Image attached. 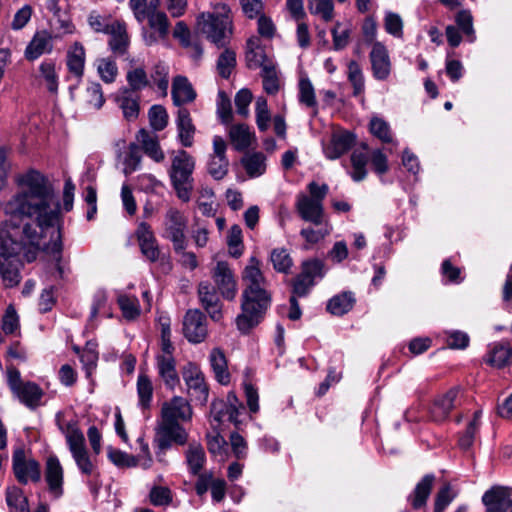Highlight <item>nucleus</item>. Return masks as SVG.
Masks as SVG:
<instances>
[{
    "instance_id": "1",
    "label": "nucleus",
    "mask_w": 512,
    "mask_h": 512,
    "mask_svg": "<svg viewBox=\"0 0 512 512\" xmlns=\"http://www.w3.org/2000/svg\"><path fill=\"white\" fill-rule=\"evenodd\" d=\"M19 190L6 203L5 212L9 216L6 225L18 228L16 220H32L22 227L23 239L30 245L40 248L44 231L58 225L60 204L53 186L40 172L30 170L18 179Z\"/></svg>"
},
{
    "instance_id": "2",
    "label": "nucleus",
    "mask_w": 512,
    "mask_h": 512,
    "mask_svg": "<svg viewBox=\"0 0 512 512\" xmlns=\"http://www.w3.org/2000/svg\"><path fill=\"white\" fill-rule=\"evenodd\" d=\"M245 289L242 295V313L236 318L237 328L248 333L257 326L270 305V294L261 271V262L251 257L242 275Z\"/></svg>"
},
{
    "instance_id": "3",
    "label": "nucleus",
    "mask_w": 512,
    "mask_h": 512,
    "mask_svg": "<svg viewBox=\"0 0 512 512\" xmlns=\"http://www.w3.org/2000/svg\"><path fill=\"white\" fill-rule=\"evenodd\" d=\"M55 422L65 436L67 446L78 469L84 475H91L95 470V464L89 456L78 419L75 416H70L66 411H58L55 415Z\"/></svg>"
},
{
    "instance_id": "4",
    "label": "nucleus",
    "mask_w": 512,
    "mask_h": 512,
    "mask_svg": "<svg viewBox=\"0 0 512 512\" xmlns=\"http://www.w3.org/2000/svg\"><path fill=\"white\" fill-rule=\"evenodd\" d=\"M199 32L218 47H223L232 34V15L225 3L213 6V12L202 13L197 19Z\"/></svg>"
},
{
    "instance_id": "5",
    "label": "nucleus",
    "mask_w": 512,
    "mask_h": 512,
    "mask_svg": "<svg viewBox=\"0 0 512 512\" xmlns=\"http://www.w3.org/2000/svg\"><path fill=\"white\" fill-rule=\"evenodd\" d=\"M309 194L301 193L296 198L295 208L302 220L313 225H322L326 219L323 200L328 193V185L310 182L307 186Z\"/></svg>"
},
{
    "instance_id": "6",
    "label": "nucleus",
    "mask_w": 512,
    "mask_h": 512,
    "mask_svg": "<svg viewBox=\"0 0 512 512\" xmlns=\"http://www.w3.org/2000/svg\"><path fill=\"white\" fill-rule=\"evenodd\" d=\"M195 161L185 150L178 151L172 159L170 178L179 199L188 202L193 188L192 173Z\"/></svg>"
},
{
    "instance_id": "7",
    "label": "nucleus",
    "mask_w": 512,
    "mask_h": 512,
    "mask_svg": "<svg viewBox=\"0 0 512 512\" xmlns=\"http://www.w3.org/2000/svg\"><path fill=\"white\" fill-rule=\"evenodd\" d=\"M22 243L16 240L5 241L0 245V274L7 287H14L20 282V253Z\"/></svg>"
},
{
    "instance_id": "8",
    "label": "nucleus",
    "mask_w": 512,
    "mask_h": 512,
    "mask_svg": "<svg viewBox=\"0 0 512 512\" xmlns=\"http://www.w3.org/2000/svg\"><path fill=\"white\" fill-rule=\"evenodd\" d=\"M155 443L157 446L156 455L159 462H164V452L173 445L183 446L187 444L189 434L180 423L159 421L156 427Z\"/></svg>"
},
{
    "instance_id": "9",
    "label": "nucleus",
    "mask_w": 512,
    "mask_h": 512,
    "mask_svg": "<svg viewBox=\"0 0 512 512\" xmlns=\"http://www.w3.org/2000/svg\"><path fill=\"white\" fill-rule=\"evenodd\" d=\"M165 229L163 237L170 240L175 252L183 251L187 247L185 229L187 219L179 210L170 208L165 216Z\"/></svg>"
},
{
    "instance_id": "10",
    "label": "nucleus",
    "mask_w": 512,
    "mask_h": 512,
    "mask_svg": "<svg viewBox=\"0 0 512 512\" xmlns=\"http://www.w3.org/2000/svg\"><path fill=\"white\" fill-rule=\"evenodd\" d=\"M182 376L191 399L199 404H205L208 399V387L200 368L189 362L183 367Z\"/></svg>"
},
{
    "instance_id": "11",
    "label": "nucleus",
    "mask_w": 512,
    "mask_h": 512,
    "mask_svg": "<svg viewBox=\"0 0 512 512\" xmlns=\"http://www.w3.org/2000/svg\"><path fill=\"white\" fill-rule=\"evenodd\" d=\"M212 279L223 298L233 300L237 294V281L231 266L224 261H218L212 269Z\"/></svg>"
},
{
    "instance_id": "12",
    "label": "nucleus",
    "mask_w": 512,
    "mask_h": 512,
    "mask_svg": "<svg viewBox=\"0 0 512 512\" xmlns=\"http://www.w3.org/2000/svg\"><path fill=\"white\" fill-rule=\"evenodd\" d=\"M183 333L191 343H201L205 340L208 330L206 317L200 310H189L184 316Z\"/></svg>"
},
{
    "instance_id": "13",
    "label": "nucleus",
    "mask_w": 512,
    "mask_h": 512,
    "mask_svg": "<svg viewBox=\"0 0 512 512\" xmlns=\"http://www.w3.org/2000/svg\"><path fill=\"white\" fill-rule=\"evenodd\" d=\"M192 418V409L187 400L175 396L171 400L163 403L161 408V418L159 421L170 423H180L190 421Z\"/></svg>"
},
{
    "instance_id": "14",
    "label": "nucleus",
    "mask_w": 512,
    "mask_h": 512,
    "mask_svg": "<svg viewBox=\"0 0 512 512\" xmlns=\"http://www.w3.org/2000/svg\"><path fill=\"white\" fill-rule=\"evenodd\" d=\"M13 470L18 481L23 484L29 481L39 482L41 479L39 463L33 458H26L22 451L13 455Z\"/></svg>"
},
{
    "instance_id": "15",
    "label": "nucleus",
    "mask_w": 512,
    "mask_h": 512,
    "mask_svg": "<svg viewBox=\"0 0 512 512\" xmlns=\"http://www.w3.org/2000/svg\"><path fill=\"white\" fill-rule=\"evenodd\" d=\"M135 234L142 255L150 262H156L160 256V249L151 227L146 222H141Z\"/></svg>"
},
{
    "instance_id": "16",
    "label": "nucleus",
    "mask_w": 512,
    "mask_h": 512,
    "mask_svg": "<svg viewBox=\"0 0 512 512\" xmlns=\"http://www.w3.org/2000/svg\"><path fill=\"white\" fill-rule=\"evenodd\" d=\"M44 476L49 492L59 498L63 494V467L56 455L47 457Z\"/></svg>"
},
{
    "instance_id": "17",
    "label": "nucleus",
    "mask_w": 512,
    "mask_h": 512,
    "mask_svg": "<svg viewBox=\"0 0 512 512\" xmlns=\"http://www.w3.org/2000/svg\"><path fill=\"white\" fill-rule=\"evenodd\" d=\"M369 57L373 76L377 80H386L391 72V61L386 47L380 42H374Z\"/></svg>"
},
{
    "instance_id": "18",
    "label": "nucleus",
    "mask_w": 512,
    "mask_h": 512,
    "mask_svg": "<svg viewBox=\"0 0 512 512\" xmlns=\"http://www.w3.org/2000/svg\"><path fill=\"white\" fill-rule=\"evenodd\" d=\"M199 300L213 321L222 319V309L219 297L215 288L207 281L201 282L198 286Z\"/></svg>"
},
{
    "instance_id": "19",
    "label": "nucleus",
    "mask_w": 512,
    "mask_h": 512,
    "mask_svg": "<svg viewBox=\"0 0 512 512\" xmlns=\"http://www.w3.org/2000/svg\"><path fill=\"white\" fill-rule=\"evenodd\" d=\"M149 27L152 31H143V38L146 45H153L166 38L169 33V21L164 12L147 14Z\"/></svg>"
},
{
    "instance_id": "20",
    "label": "nucleus",
    "mask_w": 512,
    "mask_h": 512,
    "mask_svg": "<svg viewBox=\"0 0 512 512\" xmlns=\"http://www.w3.org/2000/svg\"><path fill=\"white\" fill-rule=\"evenodd\" d=\"M115 102L121 109L125 120L131 122L138 118L140 97L137 93H133V91L128 88H122L117 92Z\"/></svg>"
},
{
    "instance_id": "21",
    "label": "nucleus",
    "mask_w": 512,
    "mask_h": 512,
    "mask_svg": "<svg viewBox=\"0 0 512 512\" xmlns=\"http://www.w3.org/2000/svg\"><path fill=\"white\" fill-rule=\"evenodd\" d=\"M355 142L353 134L347 131L334 133L330 142L323 146V151L328 159L335 160L351 149Z\"/></svg>"
},
{
    "instance_id": "22",
    "label": "nucleus",
    "mask_w": 512,
    "mask_h": 512,
    "mask_svg": "<svg viewBox=\"0 0 512 512\" xmlns=\"http://www.w3.org/2000/svg\"><path fill=\"white\" fill-rule=\"evenodd\" d=\"M486 512H507L510 508V496L504 487L495 486L486 491L482 497Z\"/></svg>"
},
{
    "instance_id": "23",
    "label": "nucleus",
    "mask_w": 512,
    "mask_h": 512,
    "mask_svg": "<svg viewBox=\"0 0 512 512\" xmlns=\"http://www.w3.org/2000/svg\"><path fill=\"white\" fill-rule=\"evenodd\" d=\"M156 365L159 377L165 386L173 390L179 384L176 361L173 355H157Z\"/></svg>"
},
{
    "instance_id": "24",
    "label": "nucleus",
    "mask_w": 512,
    "mask_h": 512,
    "mask_svg": "<svg viewBox=\"0 0 512 512\" xmlns=\"http://www.w3.org/2000/svg\"><path fill=\"white\" fill-rule=\"evenodd\" d=\"M459 388L450 389L441 397L437 398L431 408V417L435 421L444 420L450 411L458 404Z\"/></svg>"
},
{
    "instance_id": "25",
    "label": "nucleus",
    "mask_w": 512,
    "mask_h": 512,
    "mask_svg": "<svg viewBox=\"0 0 512 512\" xmlns=\"http://www.w3.org/2000/svg\"><path fill=\"white\" fill-rule=\"evenodd\" d=\"M13 395L27 408L34 410L41 405L44 391L36 383L27 381Z\"/></svg>"
},
{
    "instance_id": "26",
    "label": "nucleus",
    "mask_w": 512,
    "mask_h": 512,
    "mask_svg": "<svg viewBox=\"0 0 512 512\" xmlns=\"http://www.w3.org/2000/svg\"><path fill=\"white\" fill-rule=\"evenodd\" d=\"M85 49L79 42H75L67 51L66 66L69 73L77 78L82 79L85 68Z\"/></svg>"
},
{
    "instance_id": "27",
    "label": "nucleus",
    "mask_w": 512,
    "mask_h": 512,
    "mask_svg": "<svg viewBox=\"0 0 512 512\" xmlns=\"http://www.w3.org/2000/svg\"><path fill=\"white\" fill-rule=\"evenodd\" d=\"M53 49V38L47 31L37 32L25 50L28 60H35Z\"/></svg>"
},
{
    "instance_id": "28",
    "label": "nucleus",
    "mask_w": 512,
    "mask_h": 512,
    "mask_svg": "<svg viewBox=\"0 0 512 512\" xmlns=\"http://www.w3.org/2000/svg\"><path fill=\"white\" fill-rule=\"evenodd\" d=\"M108 34L110 35L108 44L112 52L117 56L124 55L129 46V37L125 24L117 21L111 23Z\"/></svg>"
},
{
    "instance_id": "29",
    "label": "nucleus",
    "mask_w": 512,
    "mask_h": 512,
    "mask_svg": "<svg viewBox=\"0 0 512 512\" xmlns=\"http://www.w3.org/2000/svg\"><path fill=\"white\" fill-rule=\"evenodd\" d=\"M172 99L176 106L190 103L196 98V92L186 77L177 76L172 83Z\"/></svg>"
},
{
    "instance_id": "30",
    "label": "nucleus",
    "mask_w": 512,
    "mask_h": 512,
    "mask_svg": "<svg viewBox=\"0 0 512 512\" xmlns=\"http://www.w3.org/2000/svg\"><path fill=\"white\" fill-rule=\"evenodd\" d=\"M176 125L180 143L184 147L192 146L195 127L192 123L190 113L186 108L178 109Z\"/></svg>"
},
{
    "instance_id": "31",
    "label": "nucleus",
    "mask_w": 512,
    "mask_h": 512,
    "mask_svg": "<svg viewBox=\"0 0 512 512\" xmlns=\"http://www.w3.org/2000/svg\"><path fill=\"white\" fill-rule=\"evenodd\" d=\"M117 304L127 321H134L141 315V306L136 296L124 291L117 292Z\"/></svg>"
},
{
    "instance_id": "32",
    "label": "nucleus",
    "mask_w": 512,
    "mask_h": 512,
    "mask_svg": "<svg viewBox=\"0 0 512 512\" xmlns=\"http://www.w3.org/2000/svg\"><path fill=\"white\" fill-rule=\"evenodd\" d=\"M137 141L142 145L144 152L155 162H162L164 160V153L156 136L145 129H141L137 134Z\"/></svg>"
},
{
    "instance_id": "33",
    "label": "nucleus",
    "mask_w": 512,
    "mask_h": 512,
    "mask_svg": "<svg viewBox=\"0 0 512 512\" xmlns=\"http://www.w3.org/2000/svg\"><path fill=\"white\" fill-rule=\"evenodd\" d=\"M209 359L217 381L223 385L228 384L230 382V374L224 352L219 348H214L210 353Z\"/></svg>"
},
{
    "instance_id": "34",
    "label": "nucleus",
    "mask_w": 512,
    "mask_h": 512,
    "mask_svg": "<svg viewBox=\"0 0 512 512\" xmlns=\"http://www.w3.org/2000/svg\"><path fill=\"white\" fill-rule=\"evenodd\" d=\"M229 138L236 150L243 151L251 145L253 133L245 124L232 125L229 128Z\"/></svg>"
},
{
    "instance_id": "35",
    "label": "nucleus",
    "mask_w": 512,
    "mask_h": 512,
    "mask_svg": "<svg viewBox=\"0 0 512 512\" xmlns=\"http://www.w3.org/2000/svg\"><path fill=\"white\" fill-rule=\"evenodd\" d=\"M39 79L50 93H57L59 86V75L56 70V63L52 60H45L39 66Z\"/></svg>"
},
{
    "instance_id": "36",
    "label": "nucleus",
    "mask_w": 512,
    "mask_h": 512,
    "mask_svg": "<svg viewBox=\"0 0 512 512\" xmlns=\"http://www.w3.org/2000/svg\"><path fill=\"white\" fill-rule=\"evenodd\" d=\"M242 166L251 178H257L266 171V157L261 152L246 154L241 160Z\"/></svg>"
},
{
    "instance_id": "37",
    "label": "nucleus",
    "mask_w": 512,
    "mask_h": 512,
    "mask_svg": "<svg viewBox=\"0 0 512 512\" xmlns=\"http://www.w3.org/2000/svg\"><path fill=\"white\" fill-rule=\"evenodd\" d=\"M434 476L428 474L416 485L413 494L410 496L411 504L414 509L423 507L431 493Z\"/></svg>"
},
{
    "instance_id": "38",
    "label": "nucleus",
    "mask_w": 512,
    "mask_h": 512,
    "mask_svg": "<svg viewBox=\"0 0 512 512\" xmlns=\"http://www.w3.org/2000/svg\"><path fill=\"white\" fill-rule=\"evenodd\" d=\"M318 228L306 227L301 229L300 235L305 240V249H309L312 245L324 240L332 231V226L328 220L322 225H316Z\"/></svg>"
},
{
    "instance_id": "39",
    "label": "nucleus",
    "mask_w": 512,
    "mask_h": 512,
    "mask_svg": "<svg viewBox=\"0 0 512 512\" xmlns=\"http://www.w3.org/2000/svg\"><path fill=\"white\" fill-rule=\"evenodd\" d=\"M355 303V297L351 292H343L332 297L327 304V310L336 316L348 313Z\"/></svg>"
},
{
    "instance_id": "40",
    "label": "nucleus",
    "mask_w": 512,
    "mask_h": 512,
    "mask_svg": "<svg viewBox=\"0 0 512 512\" xmlns=\"http://www.w3.org/2000/svg\"><path fill=\"white\" fill-rule=\"evenodd\" d=\"M185 456L190 472L197 475L202 470L206 460L203 447L197 442H192L189 444Z\"/></svg>"
},
{
    "instance_id": "41",
    "label": "nucleus",
    "mask_w": 512,
    "mask_h": 512,
    "mask_svg": "<svg viewBox=\"0 0 512 512\" xmlns=\"http://www.w3.org/2000/svg\"><path fill=\"white\" fill-rule=\"evenodd\" d=\"M263 89L268 95H276L281 89L282 83L277 65L265 66L261 70Z\"/></svg>"
},
{
    "instance_id": "42",
    "label": "nucleus",
    "mask_w": 512,
    "mask_h": 512,
    "mask_svg": "<svg viewBox=\"0 0 512 512\" xmlns=\"http://www.w3.org/2000/svg\"><path fill=\"white\" fill-rule=\"evenodd\" d=\"M512 358V348L509 345L495 344L487 355V363L496 368H503Z\"/></svg>"
},
{
    "instance_id": "43",
    "label": "nucleus",
    "mask_w": 512,
    "mask_h": 512,
    "mask_svg": "<svg viewBox=\"0 0 512 512\" xmlns=\"http://www.w3.org/2000/svg\"><path fill=\"white\" fill-rule=\"evenodd\" d=\"M298 99L301 104L313 110V114L318 112L315 90L308 78H301L298 84Z\"/></svg>"
},
{
    "instance_id": "44",
    "label": "nucleus",
    "mask_w": 512,
    "mask_h": 512,
    "mask_svg": "<svg viewBox=\"0 0 512 512\" xmlns=\"http://www.w3.org/2000/svg\"><path fill=\"white\" fill-rule=\"evenodd\" d=\"M6 503L10 512H29L28 500L23 491L16 486L6 489Z\"/></svg>"
},
{
    "instance_id": "45",
    "label": "nucleus",
    "mask_w": 512,
    "mask_h": 512,
    "mask_svg": "<svg viewBox=\"0 0 512 512\" xmlns=\"http://www.w3.org/2000/svg\"><path fill=\"white\" fill-rule=\"evenodd\" d=\"M97 73L104 83H113L118 75V67L114 59L99 58L95 62Z\"/></svg>"
},
{
    "instance_id": "46",
    "label": "nucleus",
    "mask_w": 512,
    "mask_h": 512,
    "mask_svg": "<svg viewBox=\"0 0 512 512\" xmlns=\"http://www.w3.org/2000/svg\"><path fill=\"white\" fill-rule=\"evenodd\" d=\"M326 272V265L324 261L320 259L313 258L302 263L301 273L309 280H312L314 284L317 280H321L325 276Z\"/></svg>"
},
{
    "instance_id": "47",
    "label": "nucleus",
    "mask_w": 512,
    "mask_h": 512,
    "mask_svg": "<svg viewBox=\"0 0 512 512\" xmlns=\"http://www.w3.org/2000/svg\"><path fill=\"white\" fill-rule=\"evenodd\" d=\"M347 77L353 86V95H361L364 92L365 82L362 69L356 61H350L348 63Z\"/></svg>"
},
{
    "instance_id": "48",
    "label": "nucleus",
    "mask_w": 512,
    "mask_h": 512,
    "mask_svg": "<svg viewBox=\"0 0 512 512\" xmlns=\"http://www.w3.org/2000/svg\"><path fill=\"white\" fill-rule=\"evenodd\" d=\"M85 104L93 109L99 110L105 103L102 87L97 82H90L87 85L84 95Z\"/></svg>"
},
{
    "instance_id": "49",
    "label": "nucleus",
    "mask_w": 512,
    "mask_h": 512,
    "mask_svg": "<svg viewBox=\"0 0 512 512\" xmlns=\"http://www.w3.org/2000/svg\"><path fill=\"white\" fill-rule=\"evenodd\" d=\"M367 155L364 152L354 151L351 154V171L349 172L351 178L358 182L363 180L367 175Z\"/></svg>"
},
{
    "instance_id": "50",
    "label": "nucleus",
    "mask_w": 512,
    "mask_h": 512,
    "mask_svg": "<svg viewBox=\"0 0 512 512\" xmlns=\"http://www.w3.org/2000/svg\"><path fill=\"white\" fill-rule=\"evenodd\" d=\"M126 80L129 85L127 88L133 91V93L144 89L149 84L146 71L142 67L130 69L126 74Z\"/></svg>"
},
{
    "instance_id": "51",
    "label": "nucleus",
    "mask_w": 512,
    "mask_h": 512,
    "mask_svg": "<svg viewBox=\"0 0 512 512\" xmlns=\"http://www.w3.org/2000/svg\"><path fill=\"white\" fill-rule=\"evenodd\" d=\"M255 115L258 129L262 132L267 131L270 127L271 114L268 109L267 100L262 96L256 99Z\"/></svg>"
},
{
    "instance_id": "52",
    "label": "nucleus",
    "mask_w": 512,
    "mask_h": 512,
    "mask_svg": "<svg viewBox=\"0 0 512 512\" xmlns=\"http://www.w3.org/2000/svg\"><path fill=\"white\" fill-rule=\"evenodd\" d=\"M246 59L250 68L260 67L261 70H264L265 66H273L276 64L260 47L249 49L246 53Z\"/></svg>"
},
{
    "instance_id": "53",
    "label": "nucleus",
    "mask_w": 512,
    "mask_h": 512,
    "mask_svg": "<svg viewBox=\"0 0 512 512\" xmlns=\"http://www.w3.org/2000/svg\"><path fill=\"white\" fill-rule=\"evenodd\" d=\"M137 393L141 407H149L153 394V385L149 377L145 374H140L138 376Z\"/></svg>"
},
{
    "instance_id": "54",
    "label": "nucleus",
    "mask_w": 512,
    "mask_h": 512,
    "mask_svg": "<svg viewBox=\"0 0 512 512\" xmlns=\"http://www.w3.org/2000/svg\"><path fill=\"white\" fill-rule=\"evenodd\" d=\"M227 245L229 248V254L232 257L238 258L243 253V241H242V230L240 226L233 225L227 236Z\"/></svg>"
},
{
    "instance_id": "55",
    "label": "nucleus",
    "mask_w": 512,
    "mask_h": 512,
    "mask_svg": "<svg viewBox=\"0 0 512 512\" xmlns=\"http://www.w3.org/2000/svg\"><path fill=\"white\" fill-rule=\"evenodd\" d=\"M107 456L108 459L117 467H135L138 465V460L135 456L129 455L119 449L108 447Z\"/></svg>"
},
{
    "instance_id": "56",
    "label": "nucleus",
    "mask_w": 512,
    "mask_h": 512,
    "mask_svg": "<svg viewBox=\"0 0 512 512\" xmlns=\"http://www.w3.org/2000/svg\"><path fill=\"white\" fill-rule=\"evenodd\" d=\"M458 28L467 36L469 42H474L476 39L473 27V17L469 10H461L457 13L455 18Z\"/></svg>"
},
{
    "instance_id": "57",
    "label": "nucleus",
    "mask_w": 512,
    "mask_h": 512,
    "mask_svg": "<svg viewBox=\"0 0 512 512\" xmlns=\"http://www.w3.org/2000/svg\"><path fill=\"white\" fill-rule=\"evenodd\" d=\"M140 162H141L140 148L136 144L131 143L129 145L126 155L124 156V159H123V165H124L123 172L126 175L133 173L134 171H136L139 168Z\"/></svg>"
},
{
    "instance_id": "58",
    "label": "nucleus",
    "mask_w": 512,
    "mask_h": 512,
    "mask_svg": "<svg viewBox=\"0 0 512 512\" xmlns=\"http://www.w3.org/2000/svg\"><path fill=\"white\" fill-rule=\"evenodd\" d=\"M370 132L383 142H391L392 135L389 124L378 116H373L369 124Z\"/></svg>"
},
{
    "instance_id": "59",
    "label": "nucleus",
    "mask_w": 512,
    "mask_h": 512,
    "mask_svg": "<svg viewBox=\"0 0 512 512\" xmlns=\"http://www.w3.org/2000/svg\"><path fill=\"white\" fill-rule=\"evenodd\" d=\"M236 65V55L232 50L226 49L218 58L217 71L223 78H228Z\"/></svg>"
},
{
    "instance_id": "60",
    "label": "nucleus",
    "mask_w": 512,
    "mask_h": 512,
    "mask_svg": "<svg viewBox=\"0 0 512 512\" xmlns=\"http://www.w3.org/2000/svg\"><path fill=\"white\" fill-rule=\"evenodd\" d=\"M149 122L155 131L163 130L168 124V114L161 105H153L148 112Z\"/></svg>"
},
{
    "instance_id": "61",
    "label": "nucleus",
    "mask_w": 512,
    "mask_h": 512,
    "mask_svg": "<svg viewBox=\"0 0 512 512\" xmlns=\"http://www.w3.org/2000/svg\"><path fill=\"white\" fill-rule=\"evenodd\" d=\"M19 317L15 308L9 305L2 317V331L6 335H15L19 331Z\"/></svg>"
},
{
    "instance_id": "62",
    "label": "nucleus",
    "mask_w": 512,
    "mask_h": 512,
    "mask_svg": "<svg viewBox=\"0 0 512 512\" xmlns=\"http://www.w3.org/2000/svg\"><path fill=\"white\" fill-rule=\"evenodd\" d=\"M333 0H310L309 10L312 14L320 16L324 21L333 17Z\"/></svg>"
},
{
    "instance_id": "63",
    "label": "nucleus",
    "mask_w": 512,
    "mask_h": 512,
    "mask_svg": "<svg viewBox=\"0 0 512 512\" xmlns=\"http://www.w3.org/2000/svg\"><path fill=\"white\" fill-rule=\"evenodd\" d=\"M270 258L274 269L278 272L286 273L292 266V259L289 253L283 248L274 249L271 252Z\"/></svg>"
},
{
    "instance_id": "64",
    "label": "nucleus",
    "mask_w": 512,
    "mask_h": 512,
    "mask_svg": "<svg viewBox=\"0 0 512 512\" xmlns=\"http://www.w3.org/2000/svg\"><path fill=\"white\" fill-rule=\"evenodd\" d=\"M199 199H198V208L202 212V214L206 216H211L215 212L214 205V192L210 187H202L199 191Z\"/></svg>"
}]
</instances>
